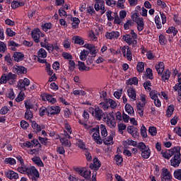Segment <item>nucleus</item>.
I'll list each match as a JSON object with an SVG mask.
<instances>
[{
	"instance_id": "nucleus-1",
	"label": "nucleus",
	"mask_w": 181,
	"mask_h": 181,
	"mask_svg": "<svg viewBox=\"0 0 181 181\" xmlns=\"http://www.w3.org/2000/svg\"><path fill=\"white\" fill-rule=\"evenodd\" d=\"M18 170L20 173H22L23 175H27L29 179H30L32 181H37V179L40 177V174H39V171L33 165L30 167H18Z\"/></svg>"
},
{
	"instance_id": "nucleus-2",
	"label": "nucleus",
	"mask_w": 181,
	"mask_h": 181,
	"mask_svg": "<svg viewBox=\"0 0 181 181\" xmlns=\"http://www.w3.org/2000/svg\"><path fill=\"white\" fill-rule=\"evenodd\" d=\"M137 148L139 149L140 152H141V156L144 159H149L151 156V148H149V146H146L144 142H140Z\"/></svg>"
},
{
	"instance_id": "nucleus-3",
	"label": "nucleus",
	"mask_w": 181,
	"mask_h": 181,
	"mask_svg": "<svg viewBox=\"0 0 181 181\" xmlns=\"http://www.w3.org/2000/svg\"><path fill=\"white\" fill-rule=\"evenodd\" d=\"M103 119L106 122L107 125L110 128H115L117 127V122H115V117H114V112L110 113H105Z\"/></svg>"
},
{
	"instance_id": "nucleus-4",
	"label": "nucleus",
	"mask_w": 181,
	"mask_h": 181,
	"mask_svg": "<svg viewBox=\"0 0 181 181\" xmlns=\"http://www.w3.org/2000/svg\"><path fill=\"white\" fill-rule=\"evenodd\" d=\"M89 132L90 134H93V139L98 145L103 144V139H101V136H100V127L98 126L90 128Z\"/></svg>"
},
{
	"instance_id": "nucleus-5",
	"label": "nucleus",
	"mask_w": 181,
	"mask_h": 181,
	"mask_svg": "<svg viewBox=\"0 0 181 181\" xmlns=\"http://www.w3.org/2000/svg\"><path fill=\"white\" fill-rule=\"evenodd\" d=\"M41 47H44L47 50L48 53H53V52H60V47L57 43L50 44L49 42H40Z\"/></svg>"
},
{
	"instance_id": "nucleus-6",
	"label": "nucleus",
	"mask_w": 181,
	"mask_h": 181,
	"mask_svg": "<svg viewBox=\"0 0 181 181\" xmlns=\"http://www.w3.org/2000/svg\"><path fill=\"white\" fill-rule=\"evenodd\" d=\"M15 80H16V74L8 73L4 74L0 78V84H6L8 81H11L12 83H15Z\"/></svg>"
},
{
	"instance_id": "nucleus-7",
	"label": "nucleus",
	"mask_w": 181,
	"mask_h": 181,
	"mask_svg": "<svg viewBox=\"0 0 181 181\" xmlns=\"http://www.w3.org/2000/svg\"><path fill=\"white\" fill-rule=\"evenodd\" d=\"M89 112L95 117L98 121H101L103 115H104V112L99 107H89Z\"/></svg>"
},
{
	"instance_id": "nucleus-8",
	"label": "nucleus",
	"mask_w": 181,
	"mask_h": 181,
	"mask_svg": "<svg viewBox=\"0 0 181 181\" xmlns=\"http://www.w3.org/2000/svg\"><path fill=\"white\" fill-rule=\"evenodd\" d=\"M29 86H30V80L28 78L20 79L17 83V88L21 90V91H25L26 90V87H29Z\"/></svg>"
},
{
	"instance_id": "nucleus-9",
	"label": "nucleus",
	"mask_w": 181,
	"mask_h": 181,
	"mask_svg": "<svg viewBox=\"0 0 181 181\" xmlns=\"http://www.w3.org/2000/svg\"><path fill=\"white\" fill-rule=\"evenodd\" d=\"M31 35L35 43H39V42H40V37H45V34L42 33L39 28H35L34 30H33Z\"/></svg>"
},
{
	"instance_id": "nucleus-10",
	"label": "nucleus",
	"mask_w": 181,
	"mask_h": 181,
	"mask_svg": "<svg viewBox=\"0 0 181 181\" xmlns=\"http://www.w3.org/2000/svg\"><path fill=\"white\" fill-rule=\"evenodd\" d=\"M178 83L173 87V90L177 92L178 98H177L179 103H181V74L177 75Z\"/></svg>"
},
{
	"instance_id": "nucleus-11",
	"label": "nucleus",
	"mask_w": 181,
	"mask_h": 181,
	"mask_svg": "<svg viewBox=\"0 0 181 181\" xmlns=\"http://www.w3.org/2000/svg\"><path fill=\"white\" fill-rule=\"evenodd\" d=\"M120 50L122 52V54L124 56V57H127L129 62L132 60V52H131L129 46L120 47Z\"/></svg>"
},
{
	"instance_id": "nucleus-12",
	"label": "nucleus",
	"mask_w": 181,
	"mask_h": 181,
	"mask_svg": "<svg viewBox=\"0 0 181 181\" xmlns=\"http://www.w3.org/2000/svg\"><path fill=\"white\" fill-rule=\"evenodd\" d=\"M161 181H170L172 180V174L170 171L168 170L166 168H163L161 170V175H160Z\"/></svg>"
},
{
	"instance_id": "nucleus-13",
	"label": "nucleus",
	"mask_w": 181,
	"mask_h": 181,
	"mask_svg": "<svg viewBox=\"0 0 181 181\" xmlns=\"http://www.w3.org/2000/svg\"><path fill=\"white\" fill-rule=\"evenodd\" d=\"M122 39L126 42V43H127V45H129L133 47H135L138 43V41L136 40H134L129 34L124 35Z\"/></svg>"
},
{
	"instance_id": "nucleus-14",
	"label": "nucleus",
	"mask_w": 181,
	"mask_h": 181,
	"mask_svg": "<svg viewBox=\"0 0 181 181\" xmlns=\"http://www.w3.org/2000/svg\"><path fill=\"white\" fill-rule=\"evenodd\" d=\"M60 109L59 106H48L47 107V112L48 115H57V114H60Z\"/></svg>"
},
{
	"instance_id": "nucleus-15",
	"label": "nucleus",
	"mask_w": 181,
	"mask_h": 181,
	"mask_svg": "<svg viewBox=\"0 0 181 181\" xmlns=\"http://www.w3.org/2000/svg\"><path fill=\"white\" fill-rule=\"evenodd\" d=\"M105 4V2L104 1V0H96V2L95 4V11H101V13L103 15V13H105V6H104Z\"/></svg>"
},
{
	"instance_id": "nucleus-16",
	"label": "nucleus",
	"mask_w": 181,
	"mask_h": 181,
	"mask_svg": "<svg viewBox=\"0 0 181 181\" xmlns=\"http://www.w3.org/2000/svg\"><path fill=\"white\" fill-rule=\"evenodd\" d=\"M41 98L43 101H48L50 104H56L57 101L56 98H53V95L47 93H42L41 95Z\"/></svg>"
},
{
	"instance_id": "nucleus-17",
	"label": "nucleus",
	"mask_w": 181,
	"mask_h": 181,
	"mask_svg": "<svg viewBox=\"0 0 181 181\" xmlns=\"http://www.w3.org/2000/svg\"><path fill=\"white\" fill-rule=\"evenodd\" d=\"M5 176L10 179V180H16L19 179V175L13 170H7L4 172Z\"/></svg>"
},
{
	"instance_id": "nucleus-18",
	"label": "nucleus",
	"mask_w": 181,
	"mask_h": 181,
	"mask_svg": "<svg viewBox=\"0 0 181 181\" xmlns=\"http://www.w3.org/2000/svg\"><path fill=\"white\" fill-rule=\"evenodd\" d=\"M83 47L89 50V53L91 54V56H93V57H95V56H97V49L94 45L85 44Z\"/></svg>"
},
{
	"instance_id": "nucleus-19",
	"label": "nucleus",
	"mask_w": 181,
	"mask_h": 181,
	"mask_svg": "<svg viewBox=\"0 0 181 181\" xmlns=\"http://www.w3.org/2000/svg\"><path fill=\"white\" fill-rule=\"evenodd\" d=\"M127 132L130 134L133 138H139V134L138 133V129L134 126H129L127 127Z\"/></svg>"
},
{
	"instance_id": "nucleus-20",
	"label": "nucleus",
	"mask_w": 181,
	"mask_h": 181,
	"mask_svg": "<svg viewBox=\"0 0 181 181\" xmlns=\"http://www.w3.org/2000/svg\"><path fill=\"white\" fill-rule=\"evenodd\" d=\"M100 168H101V163L98 160V158H93V163L90 164V168L92 170H98Z\"/></svg>"
},
{
	"instance_id": "nucleus-21",
	"label": "nucleus",
	"mask_w": 181,
	"mask_h": 181,
	"mask_svg": "<svg viewBox=\"0 0 181 181\" xmlns=\"http://www.w3.org/2000/svg\"><path fill=\"white\" fill-rule=\"evenodd\" d=\"M13 71L17 74H25V73H28V69L25 66H15Z\"/></svg>"
},
{
	"instance_id": "nucleus-22",
	"label": "nucleus",
	"mask_w": 181,
	"mask_h": 181,
	"mask_svg": "<svg viewBox=\"0 0 181 181\" xmlns=\"http://www.w3.org/2000/svg\"><path fill=\"white\" fill-rule=\"evenodd\" d=\"M181 158L180 156H173V158L170 160V165L173 166V168H179V165H180Z\"/></svg>"
},
{
	"instance_id": "nucleus-23",
	"label": "nucleus",
	"mask_w": 181,
	"mask_h": 181,
	"mask_svg": "<svg viewBox=\"0 0 181 181\" xmlns=\"http://www.w3.org/2000/svg\"><path fill=\"white\" fill-rule=\"evenodd\" d=\"M105 37L110 40H112V39H118L119 37V32L112 31L110 33H106Z\"/></svg>"
},
{
	"instance_id": "nucleus-24",
	"label": "nucleus",
	"mask_w": 181,
	"mask_h": 181,
	"mask_svg": "<svg viewBox=\"0 0 181 181\" xmlns=\"http://www.w3.org/2000/svg\"><path fill=\"white\" fill-rule=\"evenodd\" d=\"M127 94L132 101H136V91L133 88L127 89Z\"/></svg>"
},
{
	"instance_id": "nucleus-25",
	"label": "nucleus",
	"mask_w": 181,
	"mask_h": 181,
	"mask_svg": "<svg viewBox=\"0 0 181 181\" xmlns=\"http://www.w3.org/2000/svg\"><path fill=\"white\" fill-rule=\"evenodd\" d=\"M65 127V130H64V136H66V138H68L69 139H71V136H70V135H71V127H70V124H69L68 123H66L64 124Z\"/></svg>"
},
{
	"instance_id": "nucleus-26",
	"label": "nucleus",
	"mask_w": 181,
	"mask_h": 181,
	"mask_svg": "<svg viewBox=\"0 0 181 181\" xmlns=\"http://www.w3.org/2000/svg\"><path fill=\"white\" fill-rule=\"evenodd\" d=\"M180 146H175L171 149H170V153H171V156H181L180 154Z\"/></svg>"
},
{
	"instance_id": "nucleus-27",
	"label": "nucleus",
	"mask_w": 181,
	"mask_h": 181,
	"mask_svg": "<svg viewBox=\"0 0 181 181\" xmlns=\"http://www.w3.org/2000/svg\"><path fill=\"white\" fill-rule=\"evenodd\" d=\"M67 139L68 138H66L64 134L63 136H60V142L64 146H69V148H70V146H71V143Z\"/></svg>"
},
{
	"instance_id": "nucleus-28",
	"label": "nucleus",
	"mask_w": 181,
	"mask_h": 181,
	"mask_svg": "<svg viewBox=\"0 0 181 181\" xmlns=\"http://www.w3.org/2000/svg\"><path fill=\"white\" fill-rule=\"evenodd\" d=\"M37 59H46L47 57V52L46 49L41 48L38 50L37 53Z\"/></svg>"
},
{
	"instance_id": "nucleus-29",
	"label": "nucleus",
	"mask_w": 181,
	"mask_h": 181,
	"mask_svg": "<svg viewBox=\"0 0 181 181\" xmlns=\"http://www.w3.org/2000/svg\"><path fill=\"white\" fill-rule=\"evenodd\" d=\"M31 160L35 163V165H37V166H39V168H43V166H45L43 161H42V159H40L38 156L33 157L31 158Z\"/></svg>"
},
{
	"instance_id": "nucleus-30",
	"label": "nucleus",
	"mask_w": 181,
	"mask_h": 181,
	"mask_svg": "<svg viewBox=\"0 0 181 181\" xmlns=\"http://www.w3.org/2000/svg\"><path fill=\"white\" fill-rule=\"evenodd\" d=\"M169 78H170V71H169V69H165L164 71H163L161 80L163 81H168Z\"/></svg>"
},
{
	"instance_id": "nucleus-31",
	"label": "nucleus",
	"mask_w": 181,
	"mask_h": 181,
	"mask_svg": "<svg viewBox=\"0 0 181 181\" xmlns=\"http://www.w3.org/2000/svg\"><path fill=\"white\" fill-rule=\"evenodd\" d=\"M144 107L145 105L142 104L141 102L136 103V110L139 115L144 117Z\"/></svg>"
},
{
	"instance_id": "nucleus-32",
	"label": "nucleus",
	"mask_w": 181,
	"mask_h": 181,
	"mask_svg": "<svg viewBox=\"0 0 181 181\" xmlns=\"http://www.w3.org/2000/svg\"><path fill=\"white\" fill-rule=\"evenodd\" d=\"M72 40L76 45H80L81 46L84 45V40L80 36H74Z\"/></svg>"
},
{
	"instance_id": "nucleus-33",
	"label": "nucleus",
	"mask_w": 181,
	"mask_h": 181,
	"mask_svg": "<svg viewBox=\"0 0 181 181\" xmlns=\"http://www.w3.org/2000/svg\"><path fill=\"white\" fill-rule=\"evenodd\" d=\"M156 69L157 70L158 74H162V73H163L165 71V65L163 64V62H158L157 64H156Z\"/></svg>"
},
{
	"instance_id": "nucleus-34",
	"label": "nucleus",
	"mask_w": 181,
	"mask_h": 181,
	"mask_svg": "<svg viewBox=\"0 0 181 181\" xmlns=\"http://www.w3.org/2000/svg\"><path fill=\"white\" fill-rule=\"evenodd\" d=\"M78 67L80 70V71H90V66H86V64H84V62H78Z\"/></svg>"
},
{
	"instance_id": "nucleus-35",
	"label": "nucleus",
	"mask_w": 181,
	"mask_h": 181,
	"mask_svg": "<svg viewBox=\"0 0 181 181\" xmlns=\"http://www.w3.org/2000/svg\"><path fill=\"white\" fill-rule=\"evenodd\" d=\"M23 54L22 52H16L13 54V59L15 62H22L23 60Z\"/></svg>"
},
{
	"instance_id": "nucleus-36",
	"label": "nucleus",
	"mask_w": 181,
	"mask_h": 181,
	"mask_svg": "<svg viewBox=\"0 0 181 181\" xmlns=\"http://www.w3.org/2000/svg\"><path fill=\"white\" fill-rule=\"evenodd\" d=\"M124 110L129 115H134L135 111L134 110V107L130 105L127 103L124 106Z\"/></svg>"
},
{
	"instance_id": "nucleus-37",
	"label": "nucleus",
	"mask_w": 181,
	"mask_h": 181,
	"mask_svg": "<svg viewBox=\"0 0 181 181\" xmlns=\"http://www.w3.org/2000/svg\"><path fill=\"white\" fill-rule=\"evenodd\" d=\"M105 145H114V134H110L103 141Z\"/></svg>"
},
{
	"instance_id": "nucleus-38",
	"label": "nucleus",
	"mask_w": 181,
	"mask_h": 181,
	"mask_svg": "<svg viewBox=\"0 0 181 181\" xmlns=\"http://www.w3.org/2000/svg\"><path fill=\"white\" fill-rule=\"evenodd\" d=\"M123 145L124 146H128V145L130 146H136L138 144L136 143V141L129 139L123 142Z\"/></svg>"
},
{
	"instance_id": "nucleus-39",
	"label": "nucleus",
	"mask_w": 181,
	"mask_h": 181,
	"mask_svg": "<svg viewBox=\"0 0 181 181\" xmlns=\"http://www.w3.org/2000/svg\"><path fill=\"white\" fill-rule=\"evenodd\" d=\"M173 111H175V106L173 105H169L166 111V116L168 118H170V117L173 115Z\"/></svg>"
},
{
	"instance_id": "nucleus-40",
	"label": "nucleus",
	"mask_w": 181,
	"mask_h": 181,
	"mask_svg": "<svg viewBox=\"0 0 181 181\" xmlns=\"http://www.w3.org/2000/svg\"><path fill=\"white\" fill-rule=\"evenodd\" d=\"M138 73H144L145 71V63L138 62L136 66Z\"/></svg>"
},
{
	"instance_id": "nucleus-41",
	"label": "nucleus",
	"mask_w": 181,
	"mask_h": 181,
	"mask_svg": "<svg viewBox=\"0 0 181 181\" xmlns=\"http://www.w3.org/2000/svg\"><path fill=\"white\" fill-rule=\"evenodd\" d=\"M87 56H88V51L83 49L80 53V59L84 62L87 59Z\"/></svg>"
},
{
	"instance_id": "nucleus-42",
	"label": "nucleus",
	"mask_w": 181,
	"mask_h": 181,
	"mask_svg": "<svg viewBox=\"0 0 181 181\" xmlns=\"http://www.w3.org/2000/svg\"><path fill=\"white\" fill-rule=\"evenodd\" d=\"M166 33L169 35H173V36H176L177 35V30L173 26L170 27L167 30Z\"/></svg>"
},
{
	"instance_id": "nucleus-43",
	"label": "nucleus",
	"mask_w": 181,
	"mask_h": 181,
	"mask_svg": "<svg viewBox=\"0 0 181 181\" xmlns=\"http://www.w3.org/2000/svg\"><path fill=\"white\" fill-rule=\"evenodd\" d=\"M71 21H72V28L74 29H76L78 25H80V19H78V18L74 17L71 18Z\"/></svg>"
},
{
	"instance_id": "nucleus-44",
	"label": "nucleus",
	"mask_w": 181,
	"mask_h": 181,
	"mask_svg": "<svg viewBox=\"0 0 181 181\" xmlns=\"http://www.w3.org/2000/svg\"><path fill=\"white\" fill-rule=\"evenodd\" d=\"M155 23L157 29H162V23L160 22V17H159V15L156 16Z\"/></svg>"
},
{
	"instance_id": "nucleus-45",
	"label": "nucleus",
	"mask_w": 181,
	"mask_h": 181,
	"mask_svg": "<svg viewBox=\"0 0 181 181\" xmlns=\"http://www.w3.org/2000/svg\"><path fill=\"white\" fill-rule=\"evenodd\" d=\"M140 134H141L142 138H148V133L146 132V127H145V125H142L141 127Z\"/></svg>"
},
{
	"instance_id": "nucleus-46",
	"label": "nucleus",
	"mask_w": 181,
	"mask_h": 181,
	"mask_svg": "<svg viewBox=\"0 0 181 181\" xmlns=\"http://www.w3.org/2000/svg\"><path fill=\"white\" fill-rule=\"evenodd\" d=\"M132 19L136 23H139L140 21H142L144 18H139L138 13H133L132 16Z\"/></svg>"
},
{
	"instance_id": "nucleus-47",
	"label": "nucleus",
	"mask_w": 181,
	"mask_h": 181,
	"mask_svg": "<svg viewBox=\"0 0 181 181\" xmlns=\"http://www.w3.org/2000/svg\"><path fill=\"white\" fill-rule=\"evenodd\" d=\"M150 98H151V100H156L157 98H158V95H159V93L158 91L153 90H150V93H149Z\"/></svg>"
},
{
	"instance_id": "nucleus-48",
	"label": "nucleus",
	"mask_w": 181,
	"mask_h": 181,
	"mask_svg": "<svg viewBox=\"0 0 181 181\" xmlns=\"http://www.w3.org/2000/svg\"><path fill=\"white\" fill-rule=\"evenodd\" d=\"M100 108H102V110H104V111H107V110L110 108V104L108 103V100H107V101L105 102L100 103Z\"/></svg>"
},
{
	"instance_id": "nucleus-49",
	"label": "nucleus",
	"mask_w": 181,
	"mask_h": 181,
	"mask_svg": "<svg viewBox=\"0 0 181 181\" xmlns=\"http://www.w3.org/2000/svg\"><path fill=\"white\" fill-rule=\"evenodd\" d=\"M148 133L151 136H156V134H158V130L155 127H150L148 128Z\"/></svg>"
},
{
	"instance_id": "nucleus-50",
	"label": "nucleus",
	"mask_w": 181,
	"mask_h": 181,
	"mask_svg": "<svg viewBox=\"0 0 181 181\" xmlns=\"http://www.w3.org/2000/svg\"><path fill=\"white\" fill-rule=\"evenodd\" d=\"M32 128L37 131V132H40V131H42L43 129V127H42L40 125L37 124L36 122H32Z\"/></svg>"
},
{
	"instance_id": "nucleus-51",
	"label": "nucleus",
	"mask_w": 181,
	"mask_h": 181,
	"mask_svg": "<svg viewBox=\"0 0 181 181\" xmlns=\"http://www.w3.org/2000/svg\"><path fill=\"white\" fill-rule=\"evenodd\" d=\"M100 132L102 136H107L108 135V132H107V128H105V125L100 124Z\"/></svg>"
},
{
	"instance_id": "nucleus-52",
	"label": "nucleus",
	"mask_w": 181,
	"mask_h": 181,
	"mask_svg": "<svg viewBox=\"0 0 181 181\" xmlns=\"http://www.w3.org/2000/svg\"><path fill=\"white\" fill-rule=\"evenodd\" d=\"M41 28L44 32H47L49 29H52V23H46L41 25Z\"/></svg>"
},
{
	"instance_id": "nucleus-53",
	"label": "nucleus",
	"mask_w": 181,
	"mask_h": 181,
	"mask_svg": "<svg viewBox=\"0 0 181 181\" xmlns=\"http://www.w3.org/2000/svg\"><path fill=\"white\" fill-rule=\"evenodd\" d=\"M127 84L129 86H132V84H134V86H136V84H138V78L136 77L129 78L127 81Z\"/></svg>"
},
{
	"instance_id": "nucleus-54",
	"label": "nucleus",
	"mask_w": 181,
	"mask_h": 181,
	"mask_svg": "<svg viewBox=\"0 0 181 181\" xmlns=\"http://www.w3.org/2000/svg\"><path fill=\"white\" fill-rule=\"evenodd\" d=\"M136 24H137V30L139 32H142V30H144V26L145 25V24H144V18L140 21H139L138 23H136Z\"/></svg>"
},
{
	"instance_id": "nucleus-55",
	"label": "nucleus",
	"mask_w": 181,
	"mask_h": 181,
	"mask_svg": "<svg viewBox=\"0 0 181 181\" xmlns=\"http://www.w3.org/2000/svg\"><path fill=\"white\" fill-rule=\"evenodd\" d=\"M159 43L162 46H163L164 45H166V43H168V40H166V37H165V35H159Z\"/></svg>"
},
{
	"instance_id": "nucleus-56",
	"label": "nucleus",
	"mask_w": 181,
	"mask_h": 181,
	"mask_svg": "<svg viewBox=\"0 0 181 181\" xmlns=\"http://www.w3.org/2000/svg\"><path fill=\"white\" fill-rule=\"evenodd\" d=\"M140 100H141V104H143V105H146V104H148V97H146V95L141 94Z\"/></svg>"
},
{
	"instance_id": "nucleus-57",
	"label": "nucleus",
	"mask_w": 181,
	"mask_h": 181,
	"mask_svg": "<svg viewBox=\"0 0 181 181\" xmlns=\"http://www.w3.org/2000/svg\"><path fill=\"white\" fill-rule=\"evenodd\" d=\"M144 87L146 91L151 92V87H152V83H151L150 81H146L144 83Z\"/></svg>"
},
{
	"instance_id": "nucleus-58",
	"label": "nucleus",
	"mask_w": 181,
	"mask_h": 181,
	"mask_svg": "<svg viewBox=\"0 0 181 181\" xmlns=\"http://www.w3.org/2000/svg\"><path fill=\"white\" fill-rule=\"evenodd\" d=\"M76 69V62L73 60H69V71H74Z\"/></svg>"
},
{
	"instance_id": "nucleus-59",
	"label": "nucleus",
	"mask_w": 181,
	"mask_h": 181,
	"mask_svg": "<svg viewBox=\"0 0 181 181\" xmlns=\"http://www.w3.org/2000/svg\"><path fill=\"white\" fill-rule=\"evenodd\" d=\"M115 160L117 165H121V163L124 162V158H122L121 155H116L115 157Z\"/></svg>"
},
{
	"instance_id": "nucleus-60",
	"label": "nucleus",
	"mask_w": 181,
	"mask_h": 181,
	"mask_svg": "<svg viewBox=\"0 0 181 181\" xmlns=\"http://www.w3.org/2000/svg\"><path fill=\"white\" fill-rule=\"evenodd\" d=\"M157 5L158 6H160L161 9H166V8H168L166 3L162 0H157Z\"/></svg>"
},
{
	"instance_id": "nucleus-61",
	"label": "nucleus",
	"mask_w": 181,
	"mask_h": 181,
	"mask_svg": "<svg viewBox=\"0 0 181 181\" xmlns=\"http://www.w3.org/2000/svg\"><path fill=\"white\" fill-rule=\"evenodd\" d=\"M107 102L109 104V107H110V108H117V105H118V104H117V102H115L114 100L112 99H107Z\"/></svg>"
},
{
	"instance_id": "nucleus-62",
	"label": "nucleus",
	"mask_w": 181,
	"mask_h": 181,
	"mask_svg": "<svg viewBox=\"0 0 181 181\" xmlns=\"http://www.w3.org/2000/svg\"><path fill=\"white\" fill-rule=\"evenodd\" d=\"M146 75L147 78H149L150 80L153 78V74L152 73V69H151V68H148L146 70Z\"/></svg>"
},
{
	"instance_id": "nucleus-63",
	"label": "nucleus",
	"mask_w": 181,
	"mask_h": 181,
	"mask_svg": "<svg viewBox=\"0 0 181 181\" xmlns=\"http://www.w3.org/2000/svg\"><path fill=\"white\" fill-rule=\"evenodd\" d=\"M74 95H81V96H84L87 93H86L83 90H75L73 91Z\"/></svg>"
},
{
	"instance_id": "nucleus-64",
	"label": "nucleus",
	"mask_w": 181,
	"mask_h": 181,
	"mask_svg": "<svg viewBox=\"0 0 181 181\" xmlns=\"http://www.w3.org/2000/svg\"><path fill=\"white\" fill-rule=\"evenodd\" d=\"M174 177L177 180H181V169L174 171Z\"/></svg>"
}]
</instances>
